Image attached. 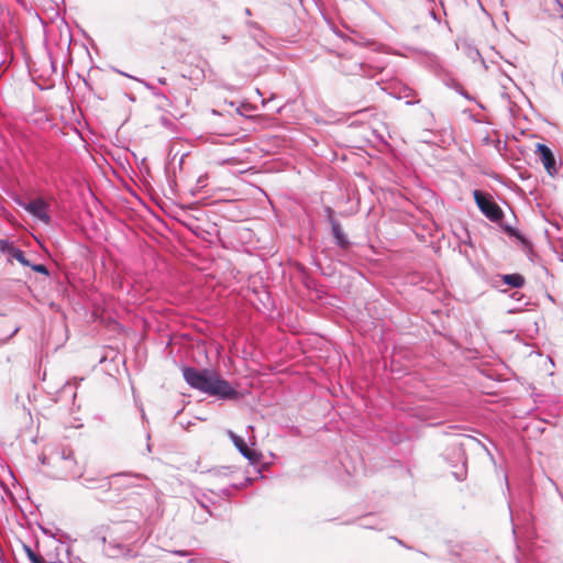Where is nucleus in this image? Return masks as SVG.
<instances>
[{
  "label": "nucleus",
  "mask_w": 563,
  "mask_h": 563,
  "mask_svg": "<svg viewBox=\"0 0 563 563\" xmlns=\"http://www.w3.org/2000/svg\"><path fill=\"white\" fill-rule=\"evenodd\" d=\"M183 377L191 388L210 396L221 399H233L236 396L235 389H233L227 380L220 378L213 371L185 366L183 368Z\"/></svg>",
  "instance_id": "1"
},
{
  "label": "nucleus",
  "mask_w": 563,
  "mask_h": 563,
  "mask_svg": "<svg viewBox=\"0 0 563 563\" xmlns=\"http://www.w3.org/2000/svg\"><path fill=\"white\" fill-rule=\"evenodd\" d=\"M43 465L53 466L52 476L57 479L79 478L82 476V468L78 465L74 451L70 448H59L48 456L41 457Z\"/></svg>",
  "instance_id": "2"
},
{
  "label": "nucleus",
  "mask_w": 563,
  "mask_h": 563,
  "mask_svg": "<svg viewBox=\"0 0 563 563\" xmlns=\"http://www.w3.org/2000/svg\"><path fill=\"white\" fill-rule=\"evenodd\" d=\"M140 531L139 522L134 520L111 521L109 525H100L92 529L95 539L108 545V541L125 543L132 540Z\"/></svg>",
  "instance_id": "3"
},
{
  "label": "nucleus",
  "mask_w": 563,
  "mask_h": 563,
  "mask_svg": "<svg viewBox=\"0 0 563 563\" xmlns=\"http://www.w3.org/2000/svg\"><path fill=\"white\" fill-rule=\"evenodd\" d=\"M473 197L478 209L490 221L498 222L503 219L504 212L501 208L493 200L490 195L484 194L481 190H474Z\"/></svg>",
  "instance_id": "4"
},
{
  "label": "nucleus",
  "mask_w": 563,
  "mask_h": 563,
  "mask_svg": "<svg viewBox=\"0 0 563 563\" xmlns=\"http://www.w3.org/2000/svg\"><path fill=\"white\" fill-rule=\"evenodd\" d=\"M18 205L43 223H51L49 205L43 198H36L30 202L18 200Z\"/></svg>",
  "instance_id": "5"
},
{
  "label": "nucleus",
  "mask_w": 563,
  "mask_h": 563,
  "mask_svg": "<svg viewBox=\"0 0 563 563\" xmlns=\"http://www.w3.org/2000/svg\"><path fill=\"white\" fill-rule=\"evenodd\" d=\"M123 476L122 474H113L111 476H81L82 485L88 489H98L103 493L109 492L113 484H117V479Z\"/></svg>",
  "instance_id": "6"
},
{
  "label": "nucleus",
  "mask_w": 563,
  "mask_h": 563,
  "mask_svg": "<svg viewBox=\"0 0 563 563\" xmlns=\"http://www.w3.org/2000/svg\"><path fill=\"white\" fill-rule=\"evenodd\" d=\"M104 551L107 555L112 559L124 558L131 560L137 556V552L134 550L133 545L126 542L108 541Z\"/></svg>",
  "instance_id": "7"
},
{
  "label": "nucleus",
  "mask_w": 563,
  "mask_h": 563,
  "mask_svg": "<svg viewBox=\"0 0 563 563\" xmlns=\"http://www.w3.org/2000/svg\"><path fill=\"white\" fill-rule=\"evenodd\" d=\"M536 152L539 154L540 161L542 162L547 173L550 176H554L558 173V170H556L555 157H554L551 148L544 144L538 143Z\"/></svg>",
  "instance_id": "8"
},
{
  "label": "nucleus",
  "mask_w": 563,
  "mask_h": 563,
  "mask_svg": "<svg viewBox=\"0 0 563 563\" xmlns=\"http://www.w3.org/2000/svg\"><path fill=\"white\" fill-rule=\"evenodd\" d=\"M246 485V471L241 472V476L238 482L230 483L228 486L220 489V493L227 498H231L235 490H240Z\"/></svg>",
  "instance_id": "9"
},
{
  "label": "nucleus",
  "mask_w": 563,
  "mask_h": 563,
  "mask_svg": "<svg viewBox=\"0 0 563 563\" xmlns=\"http://www.w3.org/2000/svg\"><path fill=\"white\" fill-rule=\"evenodd\" d=\"M331 225H332V233L334 235L336 244L340 245L341 247L345 249L349 245V241H347L345 234L343 233V230H342L340 223H338L336 221H332Z\"/></svg>",
  "instance_id": "10"
},
{
  "label": "nucleus",
  "mask_w": 563,
  "mask_h": 563,
  "mask_svg": "<svg viewBox=\"0 0 563 563\" xmlns=\"http://www.w3.org/2000/svg\"><path fill=\"white\" fill-rule=\"evenodd\" d=\"M225 432L230 440L233 442L234 446L240 452V454L246 459V442L244 441V439L234 433L232 430H227Z\"/></svg>",
  "instance_id": "11"
},
{
  "label": "nucleus",
  "mask_w": 563,
  "mask_h": 563,
  "mask_svg": "<svg viewBox=\"0 0 563 563\" xmlns=\"http://www.w3.org/2000/svg\"><path fill=\"white\" fill-rule=\"evenodd\" d=\"M503 282L512 288H520L525 284V278L520 274H509L503 276Z\"/></svg>",
  "instance_id": "12"
},
{
  "label": "nucleus",
  "mask_w": 563,
  "mask_h": 563,
  "mask_svg": "<svg viewBox=\"0 0 563 563\" xmlns=\"http://www.w3.org/2000/svg\"><path fill=\"white\" fill-rule=\"evenodd\" d=\"M9 256L16 260L23 266H30V261L25 257L24 252L16 246H14V249H11V254Z\"/></svg>",
  "instance_id": "13"
},
{
  "label": "nucleus",
  "mask_w": 563,
  "mask_h": 563,
  "mask_svg": "<svg viewBox=\"0 0 563 563\" xmlns=\"http://www.w3.org/2000/svg\"><path fill=\"white\" fill-rule=\"evenodd\" d=\"M26 555L32 563H45V560L40 554H36L30 547L24 545Z\"/></svg>",
  "instance_id": "14"
},
{
  "label": "nucleus",
  "mask_w": 563,
  "mask_h": 563,
  "mask_svg": "<svg viewBox=\"0 0 563 563\" xmlns=\"http://www.w3.org/2000/svg\"><path fill=\"white\" fill-rule=\"evenodd\" d=\"M262 453L257 452L254 448L249 446V463L257 464L261 462Z\"/></svg>",
  "instance_id": "15"
},
{
  "label": "nucleus",
  "mask_w": 563,
  "mask_h": 563,
  "mask_svg": "<svg viewBox=\"0 0 563 563\" xmlns=\"http://www.w3.org/2000/svg\"><path fill=\"white\" fill-rule=\"evenodd\" d=\"M14 246L15 245L13 242H11L9 240L0 239V252L10 255L11 249H14Z\"/></svg>",
  "instance_id": "16"
},
{
  "label": "nucleus",
  "mask_w": 563,
  "mask_h": 563,
  "mask_svg": "<svg viewBox=\"0 0 563 563\" xmlns=\"http://www.w3.org/2000/svg\"><path fill=\"white\" fill-rule=\"evenodd\" d=\"M29 267H31L32 271H34L36 273H40L42 275H45V276L49 275V271H48V268L44 264H32L30 262V266Z\"/></svg>",
  "instance_id": "17"
},
{
  "label": "nucleus",
  "mask_w": 563,
  "mask_h": 563,
  "mask_svg": "<svg viewBox=\"0 0 563 563\" xmlns=\"http://www.w3.org/2000/svg\"><path fill=\"white\" fill-rule=\"evenodd\" d=\"M247 119H249V124L251 122H254V123L263 122L264 124H267L269 121V119L267 117H264L262 114H249Z\"/></svg>",
  "instance_id": "18"
},
{
  "label": "nucleus",
  "mask_w": 563,
  "mask_h": 563,
  "mask_svg": "<svg viewBox=\"0 0 563 563\" xmlns=\"http://www.w3.org/2000/svg\"><path fill=\"white\" fill-rule=\"evenodd\" d=\"M146 89H148L155 97L157 98H162L164 97V93L162 91H159L155 86H153L152 84L147 82V81H144V80H140Z\"/></svg>",
  "instance_id": "19"
},
{
  "label": "nucleus",
  "mask_w": 563,
  "mask_h": 563,
  "mask_svg": "<svg viewBox=\"0 0 563 563\" xmlns=\"http://www.w3.org/2000/svg\"><path fill=\"white\" fill-rule=\"evenodd\" d=\"M121 474H122V475H125V476H121V477H119V478L117 479V484H113V486H114L115 488L129 487V486L131 485V483H130V482H126V481H124V482L120 483V479H121V478H124V479H125V478H130V477H131V475H130V474H128V473H121Z\"/></svg>",
  "instance_id": "20"
},
{
  "label": "nucleus",
  "mask_w": 563,
  "mask_h": 563,
  "mask_svg": "<svg viewBox=\"0 0 563 563\" xmlns=\"http://www.w3.org/2000/svg\"><path fill=\"white\" fill-rule=\"evenodd\" d=\"M506 232H508L510 235L516 236L517 239L525 241V239L521 236V234L511 227H505L504 228Z\"/></svg>",
  "instance_id": "21"
},
{
  "label": "nucleus",
  "mask_w": 563,
  "mask_h": 563,
  "mask_svg": "<svg viewBox=\"0 0 563 563\" xmlns=\"http://www.w3.org/2000/svg\"><path fill=\"white\" fill-rule=\"evenodd\" d=\"M172 553L178 556H188L190 554V552L186 550H174Z\"/></svg>",
  "instance_id": "22"
},
{
  "label": "nucleus",
  "mask_w": 563,
  "mask_h": 563,
  "mask_svg": "<svg viewBox=\"0 0 563 563\" xmlns=\"http://www.w3.org/2000/svg\"><path fill=\"white\" fill-rule=\"evenodd\" d=\"M261 472H262V471H261V468H256V474H255V476H250V475H249L247 482H249V483H251L252 481H255V479H257V478L262 477V476H261Z\"/></svg>",
  "instance_id": "23"
},
{
  "label": "nucleus",
  "mask_w": 563,
  "mask_h": 563,
  "mask_svg": "<svg viewBox=\"0 0 563 563\" xmlns=\"http://www.w3.org/2000/svg\"><path fill=\"white\" fill-rule=\"evenodd\" d=\"M196 499H197V501L199 503V505H200L202 508H205V509H207V510H208L209 506H208L207 501L205 500V497H202V498H198V497H197Z\"/></svg>",
  "instance_id": "24"
},
{
  "label": "nucleus",
  "mask_w": 563,
  "mask_h": 563,
  "mask_svg": "<svg viewBox=\"0 0 563 563\" xmlns=\"http://www.w3.org/2000/svg\"><path fill=\"white\" fill-rule=\"evenodd\" d=\"M255 98L256 100L261 101L262 104L265 103V101L262 99V95L258 89L255 90Z\"/></svg>",
  "instance_id": "25"
},
{
  "label": "nucleus",
  "mask_w": 563,
  "mask_h": 563,
  "mask_svg": "<svg viewBox=\"0 0 563 563\" xmlns=\"http://www.w3.org/2000/svg\"><path fill=\"white\" fill-rule=\"evenodd\" d=\"M19 330H20V327H19V325H16V327L13 329L12 333L7 338V341H8L9 339H11L13 335H15V334L19 332Z\"/></svg>",
  "instance_id": "26"
},
{
  "label": "nucleus",
  "mask_w": 563,
  "mask_h": 563,
  "mask_svg": "<svg viewBox=\"0 0 563 563\" xmlns=\"http://www.w3.org/2000/svg\"><path fill=\"white\" fill-rule=\"evenodd\" d=\"M223 475L224 476H228L229 474L233 473V470L232 467H223Z\"/></svg>",
  "instance_id": "27"
},
{
  "label": "nucleus",
  "mask_w": 563,
  "mask_h": 563,
  "mask_svg": "<svg viewBox=\"0 0 563 563\" xmlns=\"http://www.w3.org/2000/svg\"><path fill=\"white\" fill-rule=\"evenodd\" d=\"M242 109H246V102H244V101L241 102V106L238 108V111H241ZM240 113L243 115L242 112H240Z\"/></svg>",
  "instance_id": "28"
},
{
  "label": "nucleus",
  "mask_w": 563,
  "mask_h": 563,
  "mask_svg": "<svg viewBox=\"0 0 563 563\" xmlns=\"http://www.w3.org/2000/svg\"><path fill=\"white\" fill-rule=\"evenodd\" d=\"M157 81H158L161 85H166V78H164V77H159V78L157 79Z\"/></svg>",
  "instance_id": "29"
},
{
  "label": "nucleus",
  "mask_w": 563,
  "mask_h": 563,
  "mask_svg": "<svg viewBox=\"0 0 563 563\" xmlns=\"http://www.w3.org/2000/svg\"><path fill=\"white\" fill-rule=\"evenodd\" d=\"M117 71H118L120 75H123V76H126V77L133 78L132 76H130V75H128V74H125V73H123V71H120V70H117Z\"/></svg>",
  "instance_id": "30"
},
{
  "label": "nucleus",
  "mask_w": 563,
  "mask_h": 563,
  "mask_svg": "<svg viewBox=\"0 0 563 563\" xmlns=\"http://www.w3.org/2000/svg\"><path fill=\"white\" fill-rule=\"evenodd\" d=\"M410 93H411V90L410 89H406L405 97H409Z\"/></svg>",
  "instance_id": "31"
},
{
  "label": "nucleus",
  "mask_w": 563,
  "mask_h": 563,
  "mask_svg": "<svg viewBox=\"0 0 563 563\" xmlns=\"http://www.w3.org/2000/svg\"><path fill=\"white\" fill-rule=\"evenodd\" d=\"M253 108H255V106H253V104L249 103V106H247L249 111H250L251 109H253Z\"/></svg>",
  "instance_id": "32"
},
{
  "label": "nucleus",
  "mask_w": 563,
  "mask_h": 563,
  "mask_svg": "<svg viewBox=\"0 0 563 563\" xmlns=\"http://www.w3.org/2000/svg\"><path fill=\"white\" fill-rule=\"evenodd\" d=\"M146 450H147L148 452H151V444H150V443H147V445H146Z\"/></svg>",
  "instance_id": "33"
}]
</instances>
